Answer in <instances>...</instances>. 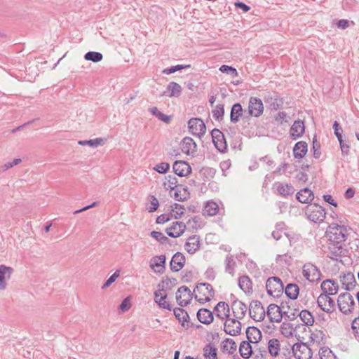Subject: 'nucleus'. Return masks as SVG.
<instances>
[{
    "mask_svg": "<svg viewBox=\"0 0 359 359\" xmlns=\"http://www.w3.org/2000/svg\"><path fill=\"white\" fill-rule=\"evenodd\" d=\"M296 198L302 203H310L314 199V194L309 188L299 190L296 194Z\"/></svg>",
    "mask_w": 359,
    "mask_h": 359,
    "instance_id": "29",
    "label": "nucleus"
},
{
    "mask_svg": "<svg viewBox=\"0 0 359 359\" xmlns=\"http://www.w3.org/2000/svg\"><path fill=\"white\" fill-rule=\"evenodd\" d=\"M266 289L269 295L275 298L280 297L284 291V287L280 278L272 276L267 279Z\"/></svg>",
    "mask_w": 359,
    "mask_h": 359,
    "instance_id": "3",
    "label": "nucleus"
},
{
    "mask_svg": "<svg viewBox=\"0 0 359 359\" xmlns=\"http://www.w3.org/2000/svg\"><path fill=\"white\" fill-rule=\"evenodd\" d=\"M13 269L6 265H0V290H4L7 287L6 279H10Z\"/></svg>",
    "mask_w": 359,
    "mask_h": 359,
    "instance_id": "25",
    "label": "nucleus"
},
{
    "mask_svg": "<svg viewBox=\"0 0 359 359\" xmlns=\"http://www.w3.org/2000/svg\"><path fill=\"white\" fill-rule=\"evenodd\" d=\"M283 292H285V294L288 298L295 300L298 297L299 288L297 284L288 283L285 287Z\"/></svg>",
    "mask_w": 359,
    "mask_h": 359,
    "instance_id": "36",
    "label": "nucleus"
},
{
    "mask_svg": "<svg viewBox=\"0 0 359 359\" xmlns=\"http://www.w3.org/2000/svg\"><path fill=\"white\" fill-rule=\"evenodd\" d=\"M308 151L307 143L304 141H299L294 144L293 148V155L295 158H302L306 154Z\"/></svg>",
    "mask_w": 359,
    "mask_h": 359,
    "instance_id": "32",
    "label": "nucleus"
},
{
    "mask_svg": "<svg viewBox=\"0 0 359 359\" xmlns=\"http://www.w3.org/2000/svg\"><path fill=\"white\" fill-rule=\"evenodd\" d=\"M341 154L343 156H348L349 154L351 146L348 142L344 141L343 139L339 141Z\"/></svg>",
    "mask_w": 359,
    "mask_h": 359,
    "instance_id": "62",
    "label": "nucleus"
},
{
    "mask_svg": "<svg viewBox=\"0 0 359 359\" xmlns=\"http://www.w3.org/2000/svg\"><path fill=\"white\" fill-rule=\"evenodd\" d=\"M265 102L269 104L271 110H278L283 107V100L278 93L273 92L269 93L265 98Z\"/></svg>",
    "mask_w": 359,
    "mask_h": 359,
    "instance_id": "18",
    "label": "nucleus"
},
{
    "mask_svg": "<svg viewBox=\"0 0 359 359\" xmlns=\"http://www.w3.org/2000/svg\"><path fill=\"white\" fill-rule=\"evenodd\" d=\"M337 305L339 311L347 315L354 309L355 301L351 294L348 292L341 293L337 299Z\"/></svg>",
    "mask_w": 359,
    "mask_h": 359,
    "instance_id": "5",
    "label": "nucleus"
},
{
    "mask_svg": "<svg viewBox=\"0 0 359 359\" xmlns=\"http://www.w3.org/2000/svg\"><path fill=\"white\" fill-rule=\"evenodd\" d=\"M317 304L321 310L327 313H332L336 306L334 301L327 294H320Z\"/></svg>",
    "mask_w": 359,
    "mask_h": 359,
    "instance_id": "13",
    "label": "nucleus"
},
{
    "mask_svg": "<svg viewBox=\"0 0 359 359\" xmlns=\"http://www.w3.org/2000/svg\"><path fill=\"white\" fill-rule=\"evenodd\" d=\"M151 236L156 241H159L161 244H165L170 242L168 238L164 236L163 233L160 231H153L151 233Z\"/></svg>",
    "mask_w": 359,
    "mask_h": 359,
    "instance_id": "54",
    "label": "nucleus"
},
{
    "mask_svg": "<svg viewBox=\"0 0 359 359\" xmlns=\"http://www.w3.org/2000/svg\"><path fill=\"white\" fill-rule=\"evenodd\" d=\"M194 292H198L202 294V297H198L196 294L194 296V299L200 304L209 302L215 296V291L212 286L210 283H198Z\"/></svg>",
    "mask_w": 359,
    "mask_h": 359,
    "instance_id": "4",
    "label": "nucleus"
},
{
    "mask_svg": "<svg viewBox=\"0 0 359 359\" xmlns=\"http://www.w3.org/2000/svg\"><path fill=\"white\" fill-rule=\"evenodd\" d=\"M174 198L178 201H184L189 197V192L187 187L178 185L174 190Z\"/></svg>",
    "mask_w": 359,
    "mask_h": 359,
    "instance_id": "35",
    "label": "nucleus"
},
{
    "mask_svg": "<svg viewBox=\"0 0 359 359\" xmlns=\"http://www.w3.org/2000/svg\"><path fill=\"white\" fill-rule=\"evenodd\" d=\"M175 224H177L178 230L177 231L170 232V234L172 236V238L180 237L181 235L183 234L186 229V225L182 222H175Z\"/></svg>",
    "mask_w": 359,
    "mask_h": 359,
    "instance_id": "56",
    "label": "nucleus"
},
{
    "mask_svg": "<svg viewBox=\"0 0 359 359\" xmlns=\"http://www.w3.org/2000/svg\"><path fill=\"white\" fill-rule=\"evenodd\" d=\"M313 155L315 158H319L321 154L320 152V144L317 141L316 138L314 137L313 140Z\"/></svg>",
    "mask_w": 359,
    "mask_h": 359,
    "instance_id": "61",
    "label": "nucleus"
},
{
    "mask_svg": "<svg viewBox=\"0 0 359 359\" xmlns=\"http://www.w3.org/2000/svg\"><path fill=\"white\" fill-rule=\"evenodd\" d=\"M190 67H191L190 65H177L176 66H172L170 67H168V68L163 69V73L168 75V74L175 73L177 71H180V70L186 69V68H189Z\"/></svg>",
    "mask_w": 359,
    "mask_h": 359,
    "instance_id": "53",
    "label": "nucleus"
},
{
    "mask_svg": "<svg viewBox=\"0 0 359 359\" xmlns=\"http://www.w3.org/2000/svg\"><path fill=\"white\" fill-rule=\"evenodd\" d=\"M192 298L193 293L187 286L183 285L178 288L176 292V300L180 306L189 304Z\"/></svg>",
    "mask_w": 359,
    "mask_h": 359,
    "instance_id": "10",
    "label": "nucleus"
},
{
    "mask_svg": "<svg viewBox=\"0 0 359 359\" xmlns=\"http://www.w3.org/2000/svg\"><path fill=\"white\" fill-rule=\"evenodd\" d=\"M291 349L296 359H311L312 357L311 349L304 343H295Z\"/></svg>",
    "mask_w": 359,
    "mask_h": 359,
    "instance_id": "6",
    "label": "nucleus"
},
{
    "mask_svg": "<svg viewBox=\"0 0 359 359\" xmlns=\"http://www.w3.org/2000/svg\"><path fill=\"white\" fill-rule=\"evenodd\" d=\"M200 245V238L197 235H193L189 237L188 241L184 245V248L189 254H194Z\"/></svg>",
    "mask_w": 359,
    "mask_h": 359,
    "instance_id": "30",
    "label": "nucleus"
},
{
    "mask_svg": "<svg viewBox=\"0 0 359 359\" xmlns=\"http://www.w3.org/2000/svg\"><path fill=\"white\" fill-rule=\"evenodd\" d=\"M185 264V257L182 253L177 252L172 257L170 262V269L174 272L181 270Z\"/></svg>",
    "mask_w": 359,
    "mask_h": 359,
    "instance_id": "22",
    "label": "nucleus"
},
{
    "mask_svg": "<svg viewBox=\"0 0 359 359\" xmlns=\"http://www.w3.org/2000/svg\"><path fill=\"white\" fill-rule=\"evenodd\" d=\"M323 293L321 294H327L329 296L335 295L339 290L337 282L332 279H327L322 282L320 285Z\"/></svg>",
    "mask_w": 359,
    "mask_h": 359,
    "instance_id": "17",
    "label": "nucleus"
},
{
    "mask_svg": "<svg viewBox=\"0 0 359 359\" xmlns=\"http://www.w3.org/2000/svg\"><path fill=\"white\" fill-rule=\"evenodd\" d=\"M173 172L180 177H185L191 172V168L184 161H176L172 165Z\"/></svg>",
    "mask_w": 359,
    "mask_h": 359,
    "instance_id": "20",
    "label": "nucleus"
},
{
    "mask_svg": "<svg viewBox=\"0 0 359 359\" xmlns=\"http://www.w3.org/2000/svg\"><path fill=\"white\" fill-rule=\"evenodd\" d=\"M173 313L175 318L181 323L183 327L185 326V323H187L189 320V316L188 313L182 308H175L173 309Z\"/></svg>",
    "mask_w": 359,
    "mask_h": 359,
    "instance_id": "40",
    "label": "nucleus"
},
{
    "mask_svg": "<svg viewBox=\"0 0 359 359\" xmlns=\"http://www.w3.org/2000/svg\"><path fill=\"white\" fill-rule=\"evenodd\" d=\"M237 348V346L233 339L230 338L225 339L222 344V350L228 351L229 354H233Z\"/></svg>",
    "mask_w": 359,
    "mask_h": 359,
    "instance_id": "42",
    "label": "nucleus"
},
{
    "mask_svg": "<svg viewBox=\"0 0 359 359\" xmlns=\"http://www.w3.org/2000/svg\"><path fill=\"white\" fill-rule=\"evenodd\" d=\"M351 329L355 337H359V317L355 318L351 324Z\"/></svg>",
    "mask_w": 359,
    "mask_h": 359,
    "instance_id": "64",
    "label": "nucleus"
},
{
    "mask_svg": "<svg viewBox=\"0 0 359 359\" xmlns=\"http://www.w3.org/2000/svg\"><path fill=\"white\" fill-rule=\"evenodd\" d=\"M243 107L240 103L233 104L230 112V120L232 123H237L243 116Z\"/></svg>",
    "mask_w": 359,
    "mask_h": 359,
    "instance_id": "37",
    "label": "nucleus"
},
{
    "mask_svg": "<svg viewBox=\"0 0 359 359\" xmlns=\"http://www.w3.org/2000/svg\"><path fill=\"white\" fill-rule=\"evenodd\" d=\"M177 182L178 180L175 176L169 175L165 177V180L163 182V187L166 190H170V191H174L178 186Z\"/></svg>",
    "mask_w": 359,
    "mask_h": 359,
    "instance_id": "45",
    "label": "nucleus"
},
{
    "mask_svg": "<svg viewBox=\"0 0 359 359\" xmlns=\"http://www.w3.org/2000/svg\"><path fill=\"white\" fill-rule=\"evenodd\" d=\"M238 285L245 294L252 293V283L248 276H242L238 279Z\"/></svg>",
    "mask_w": 359,
    "mask_h": 359,
    "instance_id": "33",
    "label": "nucleus"
},
{
    "mask_svg": "<svg viewBox=\"0 0 359 359\" xmlns=\"http://www.w3.org/2000/svg\"><path fill=\"white\" fill-rule=\"evenodd\" d=\"M305 214L309 220L317 223L324 221L326 212L321 205L314 203L306 206Z\"/></svg>",
    "mask_w": 359,
    "mask_h": 359,
    "instance_id": "2",
    "label": "nucleus"
},
{
    "mask_svg": "<svg viewBox=\"0 0 359 359\" xmlns=\"http://www.w3.org/2000/svg\"><path fill=\"white\" fill-rule=\"evenodd\" d=\"M166 298L167 293L165 292H163V295H161L158 301H156V303L159 306V307L171 311L172 306L168 302L165 301Z\"/></svg>",
    "mask_w": 359,
    "mask_h": 359,
    "instance_id": "52",
    "label": "nucleus"
},
{
    "mask_svg": "<svg viewBox=\"0 0 359 359\" xmlns=\"http://www.w3.org/2000/svg\"><path fill=\"white\" fill-rule=\"evenodd\" d=\"M84 58L88 61H92L96 63L102 60L103 55L99 52L89 51L85 54Z\"/></svg>",
    "mask_w": 359,
    "mask_h": 359,
    "instance_id": "47",
    "label": "nucleus"
},
{
    "mask_svg": "<svg viewBox=\"0 0 359 359\" xmlns=\"http://www.w3.org/2000/svg\"><path fill=\"white\" fill-rule=\"evenodd\" d=\"M203 355L205 359H217V349L211 343L206 344L203 348Z\"/></svg>",
    "mask_w": 359,
    "mask_h": 359,
    "instance_id": "39",
    "label": "nucleus"
},
{
    "mask_svg": "<svg viewBox=\"0 0 359 359\" xmlns=\"http://www.w3.org/2000/svg\"><path fill=\"white\" fill-rule=\"evenodd\" d=\"M267 316L271 322L280 323L284 316L283 312L281 309L274 304H271L266 312Z\"/></svg>",
    "mask_w": 359,
    "mask_h": 359,
    "instance_id": "16",
    "label": "nucleus"
},
{
    "mask_svg": "<svg viewBox=\"0 0 359 359\" xmlns=\"http://www.w3.org/2000/svg\"><path fill=\"white\" fill-rule=\"evenodd\" d=\"M224 115V104H219L216 106L215 109L212 110V116L216 121H219L223 118Z\"/></svg>",
    "mask_w": 359,
    "mask_h": 359,
    "instance_id": "51",
    "label": "nucleus"
},
{
    "mask_svg": "<svg viewBox=\"0 0 359 359\" xmlns=\"http://www.w3.org/2000/svg\"><path fill=\"white\" fill-rule=\"evenodd\" d=\"M302 273L303 276L311 282L318 280L320 276V271L317 266L311 263L304 265Z\"/></svg>",
    "mask_w": 359,
    "mask_h": 359,
    "instance_id": "15",
    "label": "nucleus"
},
{
    "mask_svg": "<svg viewBox=\"0 0 359 359\" xmlns=\"http://www.w3.org/2000/svg\"><path fill=\"white\" fill-rule=\"evenodd\" d=\"M120 276V272L118 270H116L103 284L102 286V289H106L109 287Z\"/></svg>",
    "mask_w": 359,
    "mask_h": 359,
    "instance_id": "60",
    "label": "nucleus"
},
{
    "mask_svg": "<svg viewBox=\"0 0 359 359\" xmlns=\"http://www.w3.org/2000/svg\"><path fill=\"white\" fill-rule=\"evenodd\" d=\"M333 129H334V133L335 135V136L337 137V140L338 141L341 140L343 139V137H342V128L340 126L339 123L335 121L333 123V126H332Z\"/></svg>",
    "mask_w": 359,
    "mask_h": 359,
    "instance_id": "63",
    "label": "nucleus"
},
{
    "mask_svg": "<svg viewBox=\"0 0 359 359\" xmlns=\"http://www.w3.org/2000/svg\"><path fill=\"white\" fill-rule=\"evenodd\" d=\"M174 209L172 210V217L175 219H180L181 218L182 215L184 214V212L181 210H184V205L178 204V203H174L173 205Z\"/></svg>",
    "mask_w": 359,
    "mask_h": 359,
    "instance_id": "57",
    "label": "nucleus"
},
{
    "mask_svg": "<svg viewBox=\"0 0 359 359\" xmlns=\"http://www.w3.org/2000/svg\"><path fill=\"white\" fill-rule=\"evenodd\" d=\"M246 337L248 341L257 344L262 340V334L257 327L250 326L246 329Z\"/></svg>",
    "mask_w": 359,
    "mask_h": 359,
    "instance_id": "26",
    "label": "nucleus"
},
{
    "mask_svg": "<svg viewBox=\"0 0 359 359\" xmlns=\"http://www.w3.org/2000/svg\"><path fill=\"white\" fill-rule=\"evenodd\" d=\"M330 242L342 244L347 238V229L344 226L332 224L326 231Z\"/></svg>",
    "mask_w": 359,
    "mask_h": 359,
    "instance_id": "1",
    "label": "nucleus"
},
{
    "mask_svg": "<svg viewBox=\"0 0 359 359\" xmlns=\"http://www.w3.org/2000/svg\"><path fill=\"white\" fill-rule=\"evenodd\" d=\"M226 266H225V271L233 275L234 273V266L236 265V262L233 260V257L232 255H228L226 257Z\"/></svg>",
    "mask_w": 359,
    "mask_h": 359,
    "instance_id": "50",
    "label": "nucleus"
},
{
    "mask_svg": "<svg viewBox=\"0 0 359 359\" xmlns=\"http://www.w3.org/2000/svg\"><path fill=\"white\" fill-rule=\"evenodd\" d=\"M219 70L222 73L230 74L232 77H236L238 75L237 70L231 66L223 65L220 67Z\"/></svg>",
    "mask_w": 359,
    "mask_h": 359,
    "instance_id": "55",
    "label": "nucleus"
},
{
    "mask_svg": "<svg viewBox=\"0 0 359 359\" xmlns=\"http://www.w3.org/2000/svg\"><path fill=\"white\" fill-rule=\"evenodd\" d=\"M177 280L175 278H168L161 280L158 284V287L161 288V290H163V292L171 290V288L176 284Z\"/></svg>",
    "mask_w": 359,
    "mask_h": 359,
    "instance_id": "46",
    "label": "nucleus"
},
{
    "mask_svg": "<svg viewBox=\"0 0 359 359\" xmlns=\"http://www.w3.org/2000/svg\"><path fill=\"white\" fill-rule=\"evenodd\" d=\"M188 128L192 135L201 137L206 132V126L203 121L199 118H192L188 121Z\"/></svg>",
    "mask_w": 359,
    "mask_h": 359,
    "instance_id": "9",
    "label": "nucleus"
},
{
    "mask_svg": "<svg viewBox=\"0 0 359 359\" xmlns=\"http://www.w3.org/2000/svg\"><path fill=\"white\" fill-rule=\"evenodd\" d=\"M263 111L264 105L261 99L251 97L248 104V116L245 118H248L250 116L259 117L263 114Z\"/></svg>",
    "mask_w": 359,
    "mask_h": 359,
    "instance_id": "8",
    "label": "nucleus"
},
{
    "mask_svg": "<svg viewBox=\"0 0 359 359\" xmlns=\"http://www.w3.org/2000/svg\"><path fill=\"white\" fill-rule=\"evenodd\" d=\"M182 151L187 154H193L196 151V144L191 137H185L182 142Z\"/></svg>",
    "mask_w": 359,
    "mask_h": 359,
    "instance_id": "31",
    "label": "nucleus"
},
{
    "mask_svg": "<svg viewBox=\"0 0 359 359\" xmlns=\"http://www.w3.org/2000/svg\"><path fill=\"white\" fill-rule=\"evenodd\" d=\"M196 316L198 320L205 325L210 324L214 320L213 313L205 308L200 309L196 313Z\"/></svg>",
    "mask_w": 359,
    "mask_h": 359,
    "instance_id": "28",
    "label": "nucleus"
},
{
    "mask_svg": "<svg viewBox=\"0 0 359 359\" xmlns=\"http://www.w3.org/2000/svg\"><path fill=\"white\" fill-rule=\"evenodd\" d=\"M298 315L302 322H304V325L311 326L313 325L314 318L309 311L302 310Z\"/></svg>",
    "mask_w": 359,
    "mask_h": 359,
    "instance_id": "44",
    "label": "nucleus"
},
{
    "mask_svg": "<svg viewBox=\"0 0 359 359\" xmlns=\"http://www.w3.org/2000/svg\"><path fill=\"white\" fill-rule=\"evenodd\" d=\"M166 257L165 255L154 257L150 263V267L155 273L162 274L165 271Z\"/></svg>",
    "mask_w": 359,
    "mask_h": 359,
    "instance_id": "23",
    "label": "nucleus"
},
{
    "mask_svg": "<svg viewBox=\"0 0 359 359\" xmlns=\"http://www.w3.org/2000/svg\"><path fill=\"white\" fill-rule=\"evenodd\" d=\"M251 341L248 340L243 341L239 346V353L242 358L248 359L250 358L253 353Z\"/></svg>",
    "mask_w": 359,
    "mask_h": 359,
    "instance_id": "34",
    "label": "nucleus"
},
{
    "mask_svg": "<svg viewBox=\"0 0 359 359\" xmlns=\"http://www.w3.org/2000/svg\"><path fill=\"white\" fill-rule=\"evenodd\" d=\"M280 344L278 339L275 338L270 339L268 343L269 353L273 357L278 356L280 351Z\"/></svg>",
    "mask_w": 359,
    "mask_h": 359,
    "instance_id": "43",
    "label": "nucleus"
},
{
    "mask_svg": "<svg viewBox=\"0 0 359 359\" xmlns=\"http://www.w3.org/2000/svg\"><path fill=\"white\" fill-rule=\"evenodd\" d=\"M182 87L180 84L176 82L172 81L168 83L166 88V90L163 92L161 95L172 97H179L182 93Z\"/></svg>",
    "mask_w": 359,
    "mask_h": 359,
    "instance_id": "27",
    "label": "nucleus"
},
{
    "mask_svg": "<svg viewBox=\"0 0 359 359\" xmlns=\"http://www.w3.org/2000/svg\"><path fill=\"white\" fill-rule=\"evenodd\" d=\"M277 191L280 196L286 198L294 194V189L291 184H284L283 183H278L277 186Z\"/></svg>",
    "mask_w": 359,
    "mask_h": 359,
    "instance_id": "38",
    "label": "nucleus"
},
{
    "mask_svg": "<svg viewBox=\"0 0 359 359\" xmlns=\"http://www.w3.org/2000/svg\"><path fill=\"white\" fill-rule=\"evenodd\" d=\"M330 255L328 257L333 260H339L342 257L346 256V250L342 247V244L330 242L328 245Z\"/></svg>",
    "mask_w": 359,
    "mask_h": 359,
    "instance_id": "14",
    "label": "nucleus"
},
{
    "mask_svg": "<svg viewBox=\"0 0 359 359\" xmlns=\"http://www.w3.org/2000/svg\"><path fill=\"white\" fill-rule=\"evenodd\" d=\"M249 313L250 317L255 321H262L266 316V312L261 303L258 300H253L249 306Z\"/></svg>",
    "mask_w": 359,
    "mask_h": 359,
    "instance_id": "7",
    "label": "nucleus"
},
{
    "mask_svg": "<svg viewBox=\"0 0 359 359\" xmlns=\"http://www.w3.org/2000/svg\"><path fill=\"white\" fill-rule=\"evenodd\" d=\"M201 172L205 178L210 180L215 177L216 170L213 168L205 167L201 169Z\"/></svg>",
    "mask_w": 359,
    "mask_h": 359,
    "instance_id": "58",
    "label": "nucleus"
},
{
    "mask_svg": "<svg viewBox=\"0 0 359 359\" xmlns=\"http://www.w3.org/2000/svg\"><path fill=\"white\" fill-rule=\"evenodd\" d=\"M341 287L346 291L353 290L358 284L353 273L348 272L339 276Z\"/></svg>",
    "mask_w": 359,
    "mask_h": 359,
    "instance_id": "19",
    "label": "nucleus"
},
{
    "mask_svg": "<svg viewBox=\"0 0 359 359\" xmlns=\"http://www.w3.org/2000/svg\"><path fill=\"white\" fill-rule=\"evenodd\" d=\"M170 169V164L166 162H162L159 164H157L154 170L158 172L160 174H165Z\"/></svg>",
    "mask_w": 359,
    "mask_h": 359,
    "instance_id": "59",
    "label": "nucleus"
},
{
    "mask_svg": "<svg viewBox=\"0 0 359 359\" xmlns=\"http://www.w3.org/2000/svg\"><path fill=\"white\" fill-rule=\"evenodd\" d=\"M218 205L213 201H208L204 206L203 214L205 216H214L218 212Z\"/></svg>",
    "mask_w": 359,
    "mask_h": 359,
    "instance_id": "41",
    "label": "nucleus"
},
{
    "mask_svg": "<svg viewBox=\"0 0 359 359\" xmlns=\"http://www.w3.org/2000/svg\"><path fill=\"white\" fill-rule=\"evenodd\" d=\"M305 132V126L303 121H294L290 129V135L292 140H297L302 136Z\"/></svg>",
    "mask_w": 359,
    "mask_h": 359,
    "instance_id": "24",
    "label": "nucleus"
},
{
    "mask_svg": "<svg viewBox=\"0 0 359 359\" xmlns=\"http://www.w3.org/2000/svg\"><path fill=\"white\" fill-rule=\"evenodd\" d=\"M319 355L320 359H336V356L332 350L327 346L323 347L320 349Z\"/></svg>",
    "mask_w": 359,
    "mask_h": 359,
    "instance_id": "49",
    "label": "nucleus"
},
{
    "mask_svg": "<svg viewBox=\"0 0 359 359\" xmlns=\"http://www.w3.org/2000/svg\"><path fill=\"white\" fill-rule=\"evenodd\" d=\"M226 321L224 323V332L231 336H237L241 334V323L236 318L226 319Z\"/></svg>",
    "mask_w": 359,
    "mask_h": 359,
    "instance_id": "12",
    "label": "nucleus"
},
{
    "mask_svg": "<svg viewBox=\"0 0 359 359\" xmlns=\"http://www.w3.org/2000/svg\"><path fill=\"white\" fill-rule=\"evenodd\" d=\"M231 309L235 318L243 319L247 311V306L241 301L236 299L231 303Z\"/></svg>",
    "mask_w": 359,
    "mask_h": 359,
    "instance_id": "21",
    "label": "nucleus"
},
{
    "mask_svg": "<svg viewBox=\"0 0 359 359\" xmlns=\"http://www.w3.org/2000/svg\"><path fill=\"white\" fill-rule=\"evenodd\" d=\"M104 139L97 137V138H95L93 140H80V141H79L78 143H79V144L82 145V146L88 145L91 147L95 148V147H98L99 145L104 144Z\"/></svg>",
    "mask_w": 359,
    "mask_h": 359,
    "instance_id": "48",
    "label": "nucleus"
},
{
    "mask_svg": "<svg viewBox=\"0 0 359 359\" xmlns=\"http://www.w3.org/2000/svg\"><path fill=\"white\" fill-rule=\"evenodd\" d=\"M211 136L215 148L220 153H226L227 144L224 134L219 129L215 128L211 131Z\"/></svg>",
    "mask_w": 359,
    "mask_h": 359,
    "instance_id": "11",
    "label": "nucleus"
}]
</instances>
